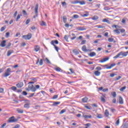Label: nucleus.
<instances>
[{
	"label": "nucleus",
	"mask_w": 128,
	"mask_h": 128,
	"mask_svg": "<svg viewBox=\"0 0 128 128\" xmlns=\"http://www.w3.org/2000/svg\"><path fill=\"white\" fill-rule=\"evenodd\" d=\"M10 72H12V68H8L6 71L5 73L3 74L4 78H8V76H10Z\"/></svg>",
	"instance_id": "obj_1"
},
{
	"label": "nucleus",
	"mask_w": 128,
	"mask_h": 128,
	"mask_svg": "<svg viewBox=\"0 0 128 128\" xmlns=\"http://www.w3.org/2000/svg\"><path fill=\"white\" fill-rule=\"evenodd\" d=\"M38 4H36L34 8V12H35V16H34L33 18H36L38 16Z\"/></svg>",
	"instance_id": "obj_2"
},
{
	"label": "nucleus",
	"mask_w": 128,
	"mask_h": 128,
	"mask_svg": "<svg viewBox=\"0 0 128 128\" xmlns=\"http://www.w3.org/2000/svg\"><path fill=\"white\" fill-rule=\"evenodd\" d=\"M116 66V64H111L110 66H108V64H105V65H103L102 66L103 68H106V70H110V68H114V66Z\"/></svg>",
	"instance_id": "obj_3"
},
{
	"label": "nucleus",
	"mask_w": 128,
	"mask_h": 128,
	"mask_svg": "<svg viewBox=\"0 0 128 128\" xmlns=\"http://www.w3.org/2000/svg\"><path fill=\"white\" fill-rule=\"evenodd\" d=\"M8 122H18V119H14V116H12L9 118Z\"/></svg>",
	"instance_id": "obj_4"
},
{
	"label": "nucleus",
	"mask_w": 128,
	"mask_h": 128,
	"mask_svg": "<svg viewBox=\"0 0 128 128\" xmlns=\"http://www.w3.org/2000/svg\"><path fill=\"white\" fill-rule=\"evenodd\" d=\"M23 38L25 40H30L32 38V34L28 33L27 35H24Z\"/></svg>",
	"instance_id": "obj_5"
},
{
	"label": "nucleus",
	"mask_w": 128,
	"mask_h": 128,
	"mask_svg": "<svg viewBox=\"0 0 128 128\" xmlns=\"http://www.w3.org/2000/svg\"><path fill=\"white\" fill-rule=\"evenodd\" d=\"M28 88H29V90H32V92H36V89L34 86V85L32 84L28 85Z\"/></svg>",
	"instance_id": "obj_6"
},
{
	"label": "nucleus",
	"mask_w": 128,
	"mask_h": 128,
	"mask_svg": "<svg viewBox=\"0 0 128 128\" xmlns=\"http://www.w3.org/2000/svg\"><path fill=\"white\" fill-rule=\"evenodd\" d=\"M76 30H80V31H82V30H86V28H85L84 27H82V26H79L78 27L76 28Z\"/></svg>",
	"instance_id": "obj_7"
},
{
	"label": "nucleus",
	"mask_w": 128,
	"mask_h": 128,
	"mask_svg": "<svg viewBox=\"0 0 128 128\" xmlns=\"http://www.w3.org/2000/svg\"><path fill=\"white\" fill-rule=\"evenodd\" d=\"M6 40H4L1 42L0 44V46H1L2 48H4V46H6Z\"/></svg>",
	"instance_id": "obj_8"
},
{
	"label": "nucleus",
	"mask_w": 128,
	"mask_h": 128,
	"mask_svg": "<svg viewBox=\"0 0 128 128\" xmlns=\"http://www.w3.org/2000/svg\"><path fill=\"white\" fill-rule=\"evenodd\" d=\"M16 86L17 88H22L24 86V82H20L16 84Z\"/></svg>",
	"instance_id": "obj_9"
},
{
	"label": "nucleus",
	"mask_w": 128,
	"mask_h": 128,
	"mask_svg": "<svg viewBox=\"0 0 128 128\" xmlns=\"http://www.w3.org/2000/svg\"><path fill=\"white\" fill-rule=\"evenodd\" d=\"M109 59V58H104L103 59L100 60V62H106Z\"/></svg>",
	"instance_id": "obj_10"
},
{
	"label": "nucleus",
	"mask_w": 128,
	"mask_h": 128,
	"mask_svg": "<svg viewBox=\"0 0 128 128\" xmlns=\"http://www.w3.org/2000/svg\"><path fill=\"white\" fill-rule=\"evenodd\" d=\"M54 44H58V40H53L51 41V44H52V46H56Z\"/></svg>",
	"instance_id": "obj_11"
},
{
	"label": "nucleus",
	"mask_w": 128,
	"mask_h": 128,
	"mask_svg": "<svg viewBox=\"0 0 128 128\" xmlns=\"http://www.w3.org/2000/svg\"><path fill=\"white\" fill-rule=\"evenodd\" d=\"M119 104H124V99H122V97H119Z\"/></svg>",
	"instance_id": "obj_12"
},
{
	"label": "nucleus",
	"mask_w": 128,
	"mask_h": 128,
	"mask_svg": "<svg viewBox=\"0 0 128 128\" xmlns=\"http://www.w3.org/2000/svg\"><path fill=\"white\" fill-rule=\"evenodd\" d=\"M94 74L96 76H100V72L98 70H96L94 72Z\"/></svg>",
	"instance_id": "obj_13"
},
{
	"label": "nucleus",
	"mask_w": 128,
	"mask_h": 128,
	"mask_svg": "<svg viewBox=\"0 0 128 128\" xmlns=\"http://www.w3.org/2000/svg\"><path fill=\"white\" fill-rule=\"evenodd\" d=\"M112 28H116V30H118V28H121L122 26H120L118 25L114 24L113 26H112Z\"/></svg>",
	"instance_id": "obj_14"
},
{
	"label": "nucleus",
	"mask_w": 128,
	"mask_h": 128,
	"mask_svg": "<svg viewBox=\"0 0 128 128\" xmlns=\"http://www.w3.org/2000/svg\"><path fill=\"white\" fill-rule=\"evenodd\" d=\"M106 96L104 95H102L100 96V100L102 102H106V99H105Z\"/></svg>",
	"instance_id": "obj_15"
},
{
	"label": "nucleus",
	"mask_w": 128,
	"mask_h": 128,
	"mask_svg": "<svg viewBox=\"0 0 128 128\" xmlns=\"http://www.w3.org/2000/svg\"><path fill=\"white\" fill-rule=\"evenodd\" d=\"M121 128H128V123L126 122L122 126Z\"/></svg>",
	"instance_id": "obj_16"
},
{
	"label": "nucleus",
	"mask_w": 128,
	"mask_h": 128,
	"mask_svg": "<svg viewBox=\"0 0 128 128\" xmlns=\"http://www.w3.org/2000/svg\"><path fill=\"white\" fill-rule=\"evenodd\" d=\"M89 56L91 58H92V56H96V52H91Z\"/></svg>",
	"instance_id": "obj_17"
},
{
	"label": "nucleus",
	"mask_w": 128,
	"mask_h": 128,
	"mask_svg": "<svg viewBox=\"0 0 128 128\" xmlns=\"http://www.w3.org/2000/svg\"><path fill=\"white\" fill-rule=\"evenodd\" d=\"M104 115L105 116L108 117V116H110V112H108V110H106L104 112Z\"/></svg>",
	"instance_id": "obj_18"
},
{
	"label": "nucleus",
	"mask_w": 128,
	"mask_h": 128,
	"mask_svg": "<svg viewBox=\"0 0 128 128\" xmlns=\"http://www.w3.org/2000/svg\"><path fill=\"white\" fill-rule=\"evenodd\" d=\"M120 56H128L126 52H120Z\"/></svg>",
	"instance_id": "obj_19"
},
{
	"label": "nucleus",
	"mask_w": 128,
	"mask_h": 128,
	"mask_svg": "<svg viewBox=\"0 0 128 128\" xmlns=\"http://www.w3.org/2000/svg\"><path fill=\"white\" fill-rule=\"evenodd\" d=\"M12 52H14V50H8L7 52V56H10V54H12Z\"/></svg>",
	"instance_id": "obj_20"
},
{
	"label": "nucleus",
	"mask_w": 128,
	"mask_h": 128,
	"mask_svg": "<svg viewBox=\"0 0 128 128\" xmlns=\"http://www.w3.org/2000/svg\"><path fill=\"white\" fill-rule=\"evenodd\" d=\"M88 100V97H84V98H82V102H86Z\"/></svg>",
	"instance_id": "obj_21"
},
{
	"label": "nucleus",
	"mask_w": 128,
	"mask_h": 128,
	"mask_svg": "<svg viewBox=\"0 0 128 128\" xmlns=\"http://www.w3.org/2000/svg\"><path fill=\"white\" fill-rule=\"evenodd\" d=\"M83 116L84 118H92V115H84Z\"/></svg>",
	"instance_id": "obj_22"
},
{
	"label": "nucleus",
	"mask_w": 128,
	"mask_h": 128,
	"mask_svg": "<svg viewBox=\"0 0 128 128\" xmlns=\"http://www.w3.org/2000/svg\"><path fill=\"white\" fill-rule=\"evenodd\" d=\"M40 26H46V22H44V21H42L40 24Z\"/></svg>",
	"instance_id": "obj_23"
},
{
	"label": "nucleus",
	"mask_w": 128,
	"mask_h": 128,
	"mask_svg": "<svg viewBox=\"0 0 128 128\" xmlns=\"http://www.w3.org/2000/svg\"><path fill=\"white\" fill-rule=\"evenodd\" d=\"M102 22H107V24H110V20H108L106 19V18L102 20Z\"/></svg>",
	"instance_id": "obj_24"
},
{
	"label": "nucleus",
	"mask_w": 128,
	"mask_h": 128,
	"mask_svg": "<svg viewBox=\"0 0 128 128\" xmlns=\"http://www.w3.org/2000/svg\"><path fill=\"white\" fill-rule=\"evenodd\" d=\"M120 29H116L114 30V32H116V34H120Z\"/></svg>",
	"instance_id": "obj_25"
},
{
	"label": "nucleus",
	"mask_w": 128,
	"mask_h": 128,
	"mask_svg": "<svg viewBox=\"0 0 128 128\" xmlns=\"http://www.w3.org/2000/svg\"><path fill=\"white\" fill-rule=\"evenodd\" d=\"M17 112L18 114H24V110H20V108L17 109Z\"/></svg>",
	"instance_id": "obj_26"
},
{
	"label": "nucleus",
	"mask_w": 128,
	"mask_h": 128,
	"mask_svg": "<svg viewBox=\"0 0 128 128\" xmlns=\"http://www.w3.org/2000/svg\"><path fill=\"white\" fill-rule=\"evenodd\" d=\"M82 50L83 52H88V50H86V46H83L82 47Z\"/></svg>",
	"instance_id": "obj_27"
},
{
	"label": "nucleus",
	"mask_w": 128,
	"mask_h": 128,
	"mask_svg": "<svg viewBox=\"0 0 128 128\" xmlns=\"http://www.w3.org/2000/svg\"><path fill=\"white\" fill-rule=\"evenodd\" d=\"M55 70H56V72H62V68H60V67L55 68Z\"/></svg>",
	"instance_id": "obj_28"
},
{
	"label": "nucleus",
	"mask_w": 128,
	"mask_h": 128,
	"mask_svg": "<svg viewBox=\"0 0 128 128\" xmlns=\"http://www.w3.org/2000/svg\"><path fill=\"white\" fill-rule=\"evenodd\" d=\"M111 94L113 96V98H116V92H112Z\"/></svg>",
	"instance_id": "obj_29"
},
{
	"label": "nucleus",
	"mask_w": 128,
	"mask_h": 128,
	"mask_svg": "<svg viewBox=\"0 0 128 128\" xmlns=\"http://www.w3.org/2000/svg\"><path fill=\"white\" fill-rule=\"evenodd\" d=\"M68 35H65L64 36V40H66V42H68Z\"/></svg>",
	"instance_id": "obj_30"
},
{
	"label": "nucleus",
	"mask_w": 128,
	"mask_h": 128,
	"mask_svg": "<svg viewBox=\"0 0 128 128\" xmlns=\"http://www.w3.org/2000/svg\"><path fill=\"white\" fill-rule=\"evenodd\" d=\"M34 50L35 52H38V50H40V46H36L34 48Z\"/></svg>",
	"instance_id": "obj_31"
},
{
	"label": "nucleus",
	"mask_w": 128,
	"mask_h": 128,
	"mask_svg": "<svg viewBox=\"0 0 128 128\" xmlns=\"http://www.w3.org/2000/svg\"><path fill=\"white\" fill-rule=\"evenodd\" d=\"M73 53L74 54H76H76H79L78 51V50H73Z\"/></svg>",
	"instance_id": "obj_32"
},
{
	"label": "nucleus",
	"mask_w": 128,
	"mask_h": 128,
	"mask_svg": "<svg viewBox=\"0 0 128 128\" xmlns=\"http://www.w3.org/2000/svg\"><path fill=\"white\" fill-rule=\"evenodd\" d=\"M92 20H98V16H94L92 18Z\"/></svg>",
	"instance_id": "obj_33"
},
{
	"label": "nucleus",
	"mask_w": 128,
	"mask_h": 128,
	"mask_svg": "<svg viewBox=\"0 0 128 128\" xmlns=\"http://www.w3.org/2000/svg\"><path fill=\"white\" fill-rule=\"evenodd\" d=\"M66 112V109L62 110L60 112V114H64V112Z\"/></svg>",
	"instance_id": "obj_34"
},
{
	"label": "nucleus",
	"mask_w": 128,
	"mask_h": 128,
	"mask_svg": "<svg viewBox=\"0 0 128 128\" xmlns=\"http://www.w3.org/2000/svg\"><path fill=\"white\" fill-rule=\"evenodd\" d=\"M60 104V102H54L52 105L56 106H58V104Z\"/></svg>",
	"instance_id": "obj_35"
},
{
	"label": "nucleus",
	"mask_w": 128,
	"mask_h": 128,
	"mask_svg": "<svg viewBox=\"0 0 128 128\" xmlns=\"http://www.w3.org/2000/svg\"><path fill=\"white\" fill-rule=\"evenodd\" d=\"M79 4H80L81 6H82L84 4H86V2H84V1H80Z\"/></svg>",
	"instance_id": "obj_36"
},
{
	"label": "nucleus",
	"mask_w": 128,
	"mask_h": 128,
	"mask_svg": "<svg viewBox=\"0 0 128 128\" xmlns=\"http://www.w3.org/2000/svg\"><path fill=\"white\" fill-rule=\"evenodd\" d=\"M114 39L112 38H108V42H114Z\"/></svg>",
	"instance_id": "obj_37"
},
{
	"label": "nucleus",
	"mask_w": 128,
	"mask_h": 128,
	"mask_svg": "<svg viewBox=\"0 0 128 128\" xmlns=\"http://www.w3.org/2000/svg\"><path fill=\"white\" fill-rule=\"evenodd\" d=\"M11 90H14V92H16V87L12 86L11 87Z\"/></svg>",
	"instance_id": "obj_38"
},
{
	"label": "nucleus",
	"mask_w": 128,
	"mask_h": 128,
	"mask_svg": "<svg viewBox=\"0 0 128 128\" xmlns=\"http://www.w3.org/2000/svg\"><path fill=\"white\" fill-rule=\"evenodd\" d=\"M120 53L119 52L117 55H116L114 57V58H120Z\"/></svg>",
	"instance_id": "obj_39"
},
{
	"label": "nucleus",
	"mask_w": 128,
	"mask_h": 128,
	"mask_svg": "<svg viewBox=\"0 0 128 128\" xmlns=\"http://www.w3.org/2000/svg\"><path fill=\"white\" fill-rule=\"evenodd\" d=\"M109 110H110V112H116V109L112 108H109Z\"/></svg>",
	"instance_id": "obj_40"
},
{
	"label": "nucleus",
	"mask_w": 128,
	"mask_h": 128,
	"mask_svg": "<svg viewBox=\"0 0 128 128\" xmlns=\"http://www.w3.org/2000/svg\"><path fill=\"white\" fill-rule=\"evenodd\" d=\"M80 18V16L78 14H74L73 16V18Z\"/></svg>",
	"instance_id": "obj_41"
},
{
	"label": "nucleus",
	"mask_w": 128,
	"mask_h": 128,
	"mask_svg": "<svg viewBox=\"0 0 128 128\" xmlns=\"http://www.w3.org/2000/svg\"><path fill=\"white\" fill-rule=\"evenodd\" d=\"M30 22V19L28 18L26 22V24H28Z\"/></svg>",
	"instance_id": "obj_42"
},
{
	"label": "nucleus",
	"mask_w": 128,
	"mask_h": 128,
	"mask_svg": "<svg viewBox=\"0 0 128 128\" xmlns=\"http://www.w3.org/2000/svg\"><path fill=\"white\" fill-rule=\"evenodd\" d=\"M12 46V43L9 42L6 46V48H10V47Z\"/></svg>",
	"instance_id": "obj_43"
},
{
	"label": "nucleus",
	"mask_w": 128,
	"mask_h": 128,
	"mask_svg": "<svg viewBox=\"0 0 128 128\" xmlns=\"http://www.w3.org/2000/svg\"><path fill=\"white\" fill-rule=\"evenodd\" d=\"M126 86L122 87L120 89V90L121 92H122L123 90H126Z\"/></svg>",
	"instance_id": "obj_44"
},
{
	"label": "nucleus",
	"mask_w": 128,
	"mask_h": 128,
	"mask_svg": "<svg viewBox=\"0 0 128 128\" xmlns=\"http://www.w3.org/2000/svg\"><path fill=\"white\" fill-rule=\"evenodd\" d=\"M20 18V15L18 14L16 18V22H18V20Z\"/></svg>",
	"instance_id": "obj_45"
},
{
	"label": "nucleus",
	"mask_w": 128,
	"mask_h": 128,
	"mask_svg": "<svg viewBox=\"0 0 128 128\" xmlns=\"http://www.w3.org/2000/svg\"><path fill=\"white\" fill-rule=\"evenodd\" d=\"M88 14H86L82 15V16L83 18H86V16H88Z\"/></svg>",
	"instance_id": "obj_46"
},
{
	"label": "nucleus",
	"mask_w": 128,
	"mask_h": 128,
	"mask_svg": "<svg viewBox=\"0 0 128 128\" xmlns=\"http://www.w3.org/2000/svg\"><path fill=\"white\" fill-rule=\"evenodd\" d=\"M97 118H102V115L99 114L98 115Z\"/></svg>",
	"instance_id": "obj_47"
},
{
	"label": "nucleus",
	"mask_w": 128,
	"mask_h": 128,
	"mask_svg": "<svg viewBox=\"0 0 128 128\" xmlns=\"http://www.w3.org/2000/svg\"><path fill=\"white\" fill-rule=\"evenodd\" d=\"M24 108H30V105L28 104H25L24 105Z\"/></svg>",
	"instance_id": "obj_48"
},
{
	"label": "nucleus",
	"mask_w": 128,
	"mask_h": 128,
	"mask_svg": "<svg viewBox=\"0 0 128 128\" xmlns=\"http://www.w3.org/2000/svg\"><path fill=\"white\" fill-rule=\"evenodd\" d=\"M115 76H116V74H110V78H114Z\"/></svg>",
	"instance_id": "obj_49"
},
{
	"label": "nucleus",
	"mask_w": 128,
	"mask_h": 128,
	"mask_svg": "<svg viewBox=\"0 0 128 128\" xmlns=\"http://www.w3.org/2000/svg\"><path fill=\"white\" fill-rule=\"evenodd\" d=\"M46 62L47 64H50V61L48 58H46L45 59Z\"/></svg>",
	"instance_id": "obj_50"
},
{
	"label": "nucleus",
	"mask_w": 128,
	"mask_h": 128,
	"mask_svg": "<svg viewBox=\"0 0 128 128\" xmlns=\"http://www.w3.org/2000/svg\"><path fill=\"white\" fill-rule=\"evenodd\" d=\"M116 124L118 126L120 124V119H118V120L116 122Z\"/></svg>",
	"instance_id": "obj_51"
},
{
	"label": "nucleus",
	"mask_w": 128,
	"mask_h": 128,
	"mask_svg": "<svg viewBox=\"0 0 128 128\" xmlns=\"http://www.w3.org/2000/svg\"><path fill=\"white\" fill-rule=\"evenodd\" d=\"M86 42V40H83L81 42V44H84Z\"/></svg>",
	"instance_id": "obj_52"
},
{
	"label": "nucleus",
	"mask_w": 128,
	"mask_h": 128,
	"mask_svg": "<svg viewBox=\"0 0 128 128\" xmlns=\"http://www.w3.org/2000/svg\"><path fill=\"white\" fill-rule=\"evenodd\" d=\"M39 64L40 66H42L43 62H42V60L41 59L39 62Z\"/></svg>",
	"instance_id": "obj_53"
},
{
	"label": "nucleus",
	"mask_w": 128,
	"mask_h": 128,
	"mask_svg": "<svg viewBox=\"0 0 128 128\" xmlns=\"http://www.w3.org/2000/svg\"><path fill=\"white\" fill-rule=\"evenodd\" d=\"M120 32H122V34L126 32V30L124 28L120 29Z\"/></svg>",
	"instance_id": "obj_54"
},
{
	"label": "nucleus",
	"mask_w": 128,
	"mask_h": 128,
	"mask_svg": "<svg viewBox=\"0 0 128 128\" xmlns=\"http://www.w3.org/2000/svg\"><path fill=\"white\" fill-rule=\"evenodd\" d=\"M96 70H102V68H100V66H97L96 68Z\"/></svg>",
	"instance_id": "obj_55"
},
{
	"label": "nucleus",
	"mask_w": 128,
	"mask_h": 128,
	"mask_svg": "<svg viewBox=\"0 0 128 128\" xmlns=\"http://www.w3.org/2000/svg\"><path fill=\"white\" fill-rule=\"evenodd\" d=\"M82 36H80L78 38H76V40H82Z\"/></svg>",
	"instance_id": "obj_56"
},
{
	"label": "nucleus",
	"mask_w": 128,
	"mask_h": 128,
	"mask_svg": "<svg viewBox=\"0 0 128 128\" xmlns=\"http://www.w3.org/2000/svg\"><path fill=\"white\" fill-rule=\"evenodd\" d=\"M85 126L87 127H88V126H92V124H90V123H88L85 124Z\"/></svg>",
	"instance_id": "obj_57"
},
{
	"label": "nucleus",
	"mask_w": 128,
	"mask_h": 128,
	"mask_svg": "<svg viewBox=\"0 0 128 128\" xmlns=\"http://www.w3.org/2000/svg\"><path fill=\"white\" fill-rule=\"evenodd\" d=\"M58 98V95H54L52 97V99L53 100H56V98Z\"/></svg>",
	"instance_id": "obj_58"
},
{
	"label": "nucleus",
	"mask_w": 128,
	"mask_h": 128,
	"mask_svg": "<svg viewBox=\"0 0 128 128\" xmlns=\"http://www.w3.org/2000/svg\"><path fill=\"white\" fill-rule=\"evenodd\" d=\"M26 46V42H22L21 44V46Z\"/></svg>",
	"instance_id": "obj_59"
},
{
	"label": "nucleus",
	"mask_w": 128,
	"mask_h": 128,
	"mask_svg": "<svg viewBox=\"0 0 128 128\" xmlns=\"http://www.w3.org/2000/svg\"><path fill=\"white\" fill-rule=\"evenodd\" d=\"M120 78H122V76H118V77L116 78V80H118Z\"/></svg>",
	"instance_id": "obj_60"
},
{
	"label": "nucleus",
	"mask_w": 128,
	"mask_h": 128,
	"mask_svg": "<svg viewBox=\"0 0 128 128\" xmlns=\"http://www.w3.org/2000/svg\"><path fill=\"white\" fill-rule=\"evenodd\" d=\"M4 92V88H0V93L2 94Z\"/></svg>",
	"instance_id": "obj_61"
},
{
	"label": "nucleus",
	"mask_w": 128,
	"mask_h": 128,
	"mask_svg": "<svg viewBox=\"0 0 128 128\" xmlns=\"http://www.w3.org/2000/svg\"><path fill=\"white\" fill-rule=\"evenodd\" d=\"M6 30V28L4 27H2L0 28V32H4Z\"/></svg>",
	"instance_id": "obj_62"
},
{
	"label": "nucleus",
	"mask_w": 128,
	"mask_h": 128,
	"mask_svg": "<svg viewBox=\"0 0 128 128\" xmlns=\"http://www.w3.org/2000/svg\"><path fill=\"white\" fill-rule=\"evenodd\" d=\"M63 22H66V18L63 17Z\"/></svg>",
	"instance_id": "obj_63"
},
{
	"label": "nucleus",
	"mask_w": 128,
	"mask_h": 128,
	"mask_svg": "<svg viewBox=\"0 0 128 128\" xmlns=\"http://www.w3.org/2000/svg\"><path fill=\"white\" fill-rule=\"evenodd\" d=\"M14 128H20V125L16 124L14 126Z\"/></svg>",
	"instance_id": "obj_64"
}]
</instances>
